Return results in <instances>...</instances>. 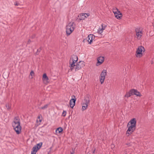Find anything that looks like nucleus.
Segmentation results:
<instances>
[{"mask_svg": "<svg viewBox=\"0 0 154 154\" xmlns=\"http://www.w3.org/2000/svg\"><path fill=\"white\" fill-rule=\"evenodd\" d=\"M136 120L135 118L132 119L128 123L127 125L128 129L126 132V134L128 136L132 133L136 128Z\"/></svg>", "mask_w": 154, "mask_h": 154, "instance_id": "nucleus-1", "label": "nucleus"}, {"mask_svg": "<svg viewBox=\"0 0 154 154\" xmlns=\"http://www.w3.org/2000/svg\"><path fill=\"white\" fill-rule=\"evenodd\" d=\"M12 125L17 134H20L21 132V127L20 125V120L18 117H16L14 118Z\"/></svg>", "mask_w": 154, "mask_h": 154, "instance_id": "nucleus-2", "label": "nucleus"}, {"mask_svg": "<svg viewBox=\"0 0 154 154\" xmlns=\"http://www.w3.org/2000/svg\"><path fill=\"white\" fill-rule=\"evenodd\" d=\"M75 27V24L74 22H69L66 26V32L68 35H69L74 31Z\"/></svg>", "mask_w": 154, "mask_h": 154, "instance_id": "nucleus-3", "label": "nucleus"}, {"mask_svg": "<svg viewBox=\"0 0 154 154\" xmlns=\"http://www.w3.org/2000/svg\"><path fill=\"white\" fill-rule=\"evenodd\" d=\"M78 60V57L75 54H73L69 60V67L71 71H72L74 69V67L75 66V63Z\"/></svg>", "mask_w": 154, "mask_h": 154, "instance_id": "nucleus-4", "label": "nucleus"}, {"mask_svg": "<svg viewBox=\"0 0 154 154\" xmlns=\"http://www.w3.org/2000/svg\"><path fill=\"white\" fill-rule=\"evenodd\" d=\"M135 32L136 33L135 37L138 39H140L142 35V30L140 27H138L135 29Z\"/></svg>", "mask_w": 154, "mask_h": 154, "instance_id": "nucleus-5", "label": "nucleus"}, {"mask_svg": "<svg viewBox=\"0 0 154 154\" xmlns=\"http://www.w3.org/2000/svg\"><path fill=\"white\" fill-rule=\"evenodd\" d=\"M145 51L144 48L142 46H139L137 49L136 51V56L137 57L140 58L141 57L142 55V52H144Z\"/></svg>", "mask_w": 154, "mask_h": 154, "instance_id": "nucleus-6", "label": "nucleus"}, {"mask_svg": "<svg viewBox=\"0 0 154 154\" xmlns=\"http://www.w3.org/2000/svg\"><path fill=\"white\" fill-rule=\"evenodd\" d=\"M85 66L84 62L83 61H80L77 63L75 66L74 67L75 68V71H77L81 69L83 67Z\"/></svg>", "mask_w": 154, "mask_h": 154, "instance_id": "nucleus-7", "label": "nucleus"}, {"mask_svg": "<svg viewBox=\"0 0 154 154\" xmlns=\"http://www.w3.org/2000/svg\"><path fill=\"white\" fill-rule=\"evenodd\" d=\"M107 74L106 70L103 69L102 72L100 75V82L101 84L103 83L105 76Z\"/></svg>", "mask_w": 154, "mask_h": 154, "instance_id": "nucleus-8", "label": "nucleus"}, {"mask_svg": "<svg viewBox=\"0 0 154 154\" xmlns=\"http://www.w3.org/2000/svg\"><path fill=\"white\" fill-rule=\"evenodd\" d=\"M113 12L117 19H121L122 17V14L117 8L113 9Z\"/></svg>", "mask_w": 154, "mask_h": 154, "instance_id": "nucleus-9", "label": "nucleus"}, {"mask_svg": "<svg viewBox=\"0 0 154 154\" xmlns=\"http://www.w3.org/2000/svg\"><path fill=\"white\" fill-rule=\"evenodd\" d=\"M90 100L88 98H85L82 104V110H84L86 109L88 107V104L89 103Z\"/></svg>", "mask_w": 154, "mask_h": 154, "instance_id": "nucleus-10", "label": "nucleus"}, {"mask_svg": "<svg viewBox=\"0 0 154 154\" xmlns=\"http://www.w3.org/2000/svg\"><path fill=\"white\" fill-rule=\"evenodd\" d=\"M97 62L96 63V66H98L101 65L104 61V57L100 56L97 58Z\"/></svg>", "mask_w": 154, "mask_h": 154, "instance_id": "nucleus-11", "label": "nucleus"}, {"mask_svg": "<svg viewBox=\"0 0 154 154\" xmlns=\"http://www.w3.org/2000/svg\"><path fill=\"white\" fill-rule=\"evenodd\" d=\"M90 15V14L88 13H82L78 16L79 17H80L79 20H85V18H87Z\"/></svg>", "mask_w": 154, "mask_h": 154, "instance_id": "nucleus-12", "label": "nucleus"}, {"mask_svg": "<svg viewBox=\"0 0 154 154\" xmlns=\"http://www.w3.org/2000/svg\"><path fill=\"white\" fill-rule=\"evenodd\" d=\"M94 38V36L93 35L90 34L87 37L86 40L88 42L89 44H91Z\"/></svg>", "mask_w": 154, "mask_h": 154, "instance_id": "nucleus-13", "label": "nucleus"}, {"mask_svg": "<svg viewBox=\"0 0 154 154\" xmlns=\"http://www.w3.org/2000/svg\"><path fill=\"white\" fill-rule=\"evenodd\" d=\"M42 79L44 83L45 84H47L49 82V78L47 76L46 73L43 74Z\"/></svg>", "mask_w": 154, "mask_h": 154, "instance_id": "nucleus-14", "label": "nucleus"}, {"mask_svg": "<svg viewBox=\"0 0 154 154\" xmlns=\"http://www.w3.org/2000/svg\"><path fill=\"white\" fill-rule=\"evenodd\" d=\"M76 100V99L75 98H72L71 99L70 101V107L72 108L75 105V102Z\"/></svg>", "mask_w": 154, "mask_h": 154, "instance_id": "nucleus-15", "label": "nucleus"}, {"mask_svg": "<svg viewBox=\"0 0 154 154\" xmlns=\"http://www.w3.org/2000/svg\"><path fill=\"white\" fill-rule=\"evenodd\" d=\"M132 90V92H133V95H135L137 96L141 97V95L140 93L137 90L135 89H133Z\"/></svg>", "mask_w": 154, "mask_h": 154, "instance_id": "nucleus-16", "label": "nucleus"}, {"mask_svg": "<svg viewBox=\"0 0 154 154\" xmlns=\"http://www.w3.org/2000/svg\"><path fill=\"white\" fill-rule=\"evenodd\" d=\"M132 90H131L129 92H127L125 96V97L128 98L131 95H133Z\"/></svg>", "mask_w": 154, "mask_h": 154, "instance_id": "nucleus-17", "label": "nucleus"}, {"mask_svg": "<svg viewBox=\"0 0 154 154\" xmlns=\"http://www.w3.org/2000/svg\"><path fill=\"white\" fill-rule=\"evenodd\" d=\"M63 128L61 127H60L56 130V133L57 134H60L63 131Z\"/></svg>", "mask_w": 154, "mask_h": 154, "instance_id": "nucleus-18", "label": "nucleus"}, {"mask_svg": "<svg viewBox=\"0 0 154 154\" xmlns=\"http://www.w3.org/2000/svg\"><path fill=\"white\" fill-rule=\"evenodd\" d=\"M39 149V148H38L37 146H34L32 148V150L33 151V152H36Z\"/></svg>", "mask_w": 154, "mask_h": 154, "instance_id": "nucleus-19", "label": "nucleus"}, {"mask_svg": "<svg viewBox=\"0 0 154 154\" xmlns=\"http://www.w3.org/2000/svg\"><path fill=\"white\" fill-rule=\"evenodd\" d=\"M49 104H46L44 106H42L40 108V109L44 110L46 109L48 107Z\"/></svg>", "mask_w": 154, "mask_h": 154, "instance_id": "nucleus-20", "label": "nucleus"}, {"mask_svg": "<svg viewBox=\"0 0 154 154\" xmlns=\"http://www.w3.org/2000/svg\"><path fill=\"white\" fill-rule=\"evenodd\" d=\"M103 30L102 29L100 28H99L97 30V32L99 34H101L103 32Z\"/></svg>", "mask_w": 154, "mask_h": 154, "instance_id": "nucleus-21", "label": "nucleus"}, {"mask_svg": "<svg viewBox=\"0 0 154 154\" xmlns=\"http://www.w3.org/2000/svg\"><path fill=\"white\" fill-rule=\"evenodd\" d=\"M6 107L8 110H9L11 108V106L9 103H7L5 105Z\"/></svg>", "mask_w": 154, "mask_h": 154, "instance_id": "nucleus-22", "label": "nucleus"}, {"mask_svg": "<svg viewBox=\"0 0 154 154\" xmlns=\"http://www.w3.org/2000/svg\"><path fill=\"white\" fill-rule=\"evenodd\" d=\"M42 143H39L37 144L35 146H37L39 149L42 146Z\"/></svg>", "mask_w": 154, "mask_h": 154, "instance_id": "nucleus-23", "label": "nucleus"}, {"mask_svg": "<svg viewBox=\"0 0 154 154\" xmlns=\"http://www.w3.org/2000/svg\"><path fill=\"white\" fill-rule=\"evenodd\" d=\"M101 26H102L101 28L102 29V30H103L106 28V25H105V24H102L101 25Z\"/></svg>", "mask_w": 154, "mask_h": 154, "instance_id": "nucleus-24", "label": "nucleus"}, {"mask_svg": "<svg viewBox=\"0 0 154 154\" xmlns=\"http://www.w3.org/2000/svg\"><path fill=\"white\" fill-rule=\"evenodd\" d=\"M66 111H63L62 113V116H63L64 117H65V116H66Z\"/></svg>", "mask_w": 154, "mask_h": 154, "instance_id": "nucleus-25", "label": "nucleus"}, {"mask_svg": "<svg viewBox=\"0 0 154 154\" xmlns=\"http://www.w3.org/2000/svg\"><path fill=\"white\" fill-rule=\"evenodd\" d=\"M125 145L127 146H131V143H125Z\"/></svg>", "mask_w": 154, "mask_h": 154, "instance_id": "nucleus-26", "label": "nucleus"}, {"mask_svg": "<svg viewBox=\"0 0 154 154\" xmlns=\"http://www.w3.org/2000/svg\"><path fill=\"white\" fill-rule=\"evenodd\" d=\"M30 75L31 76H33L34 75V72L33 71H32L31 72Z\"/></svg>", "mask_w": 154, "mask_h": 154, "instance_id": "nucleus-27", "label": "nucleus"}, {"mask_svg": "<svg viewBox=\"0 0 154 154\" xmlns=\"http://www.w3.org/2000/svg\"><path fill=\"white\" fill-rule=\"evenodd\" d=\"M41 49L40 48H39V49H38V50H37V52H36V54H38V51L40 52V51H41Z\"/></svg>", "mask_w": 154, "mask_h": 154, "instance_id": "nucleus-28", "label": "nucleus"}, {"mask_svg": "<svg viewBox=\"0 0 154 154\" xmlns=\"http://www.w3.org/2000/svg\"><path fill=\"white\" fill-rule=\"evenodd\" d=\"M36 153L35 152H33V151L32 150L31 154H36Z\"/></svg>", "mask_w": 154, "mask_h": 154, "instance_id": "nucleus-29", "label": "nucleus"}, {"mask_svg": "<svg viewBox=\"0 0 154 154\" xmlns=\"http://www.w3.org/2000/svg\"><path fill=\"white\" fill-rule=\"evenodd\" d=\"M31 42V40L30 39L28 41L27 44H29Z\"/></svg>", "mask_w": 154, "mask_h": 154, "instance_id": "nucleus-30", "label": "nucleus"}, {"mask_svg": "<svg viewBox=\"0 0 154 154\" xmlns=\"http://www.w3.org/2000/svg\"><path fill=\"white\" fill-rule=\"evenodd\" d=\"M19 5V4L17 3H16V4H15V5H16V6H17L18 5Z\"/></svg>", "mask_w": 154, "mask_h": 154, "instance_id": "nucleus-31", "label": "nucleus"}, {"mask_svg": "<svg viewBox=\"0 0 154 154\" xmlns=\"http://www.w3.org/2000/svg\"><path fill=\"white\" fill-rule=\"evenodd\" d=\"M95 149H94V150L93 152V154L94 153H95Z\"/></svg>", "mask_w": 154, "mask_h": 154, "instance_id": "nucleus-32", "label": "nucleus"}, {"mask_svg": "<svg viewBox=\"0 0 154 154\" xmlns=\"http://www.w3.org/2000/svg\"><path fill=\"white\" fill-rule=\"evenodd\" d=\"M72 97H74V98H75V96L74 95H73Z\"/></svg>", "mask_w": 154, "mask_h": 154, "instance_id": "nucleus-33", "label": "nucleus"}, {"mask_svg": "<svg viewBox=\"0 0 154 154\" xmlns=\"http://www.w3.org/2000/svg\"><path fill=\"white\" fill-rule=\"evenodd\" d=\"M39 121H40V122H41V120H39Z\"/></svg>", "mask_w": 154, "mask_h": 154, "instance_id": "nucleus-34", "label": "nucleus"}, {"mask_svg": "<svg viewBox=\"0 0 154 154\" xmlns=\"http://www.w3.org/2000/svg\"><path fill=\"white\" fill-rule=\"evenodd\" d=\"M38 119H39V118H40V116H38Z\"/></svg>", "mask_w": 154, "mask_h": 154, "instance_id": "nucleus-35", "label": "nucleus"}, {"mask_svg": "<svg viewBox=\"0 0 154 154\" xmlns=\"http://www.w3.org/2000/svg\"><path fill=\"white\" fill-rule=\"evenodd\" d=\"M71 154H73V153H71Z\"/></svg>", "mask_w": 154, "mask_h": 154, "instance_id": "nucleus-36", "label": "nucleus"}, {"mask_svg": "<svg viewBox=\"0 0 154 154\" xmlns=\"http://www.w3.org/2000/svg\"><path fill=\"white\" fill-rule=\"evenodd\" d=\"M48 154H49V153H48Z\"/></svg>", "mask_w": 154, "mask_h": 154, "instance_id": "nucleus-37", "label": "nucleus"}]
</instances>
